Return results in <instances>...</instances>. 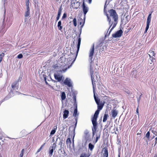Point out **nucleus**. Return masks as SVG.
I'll return each instance as SVG.
<instances>
[{
	"label": "nucleus",
	"mask_w": 157,
	"mask_h": 157,
	"mask_svg": "<svg viewBox=\"0 0 157 157\" xmlns=\"http://www.w3.org/2000/svg\"><path fill=\"white\" fill-rule=\"evenodd\" d=\"M99 112L100 111L97 110L94 113L93 117L91 119L93 125V126L92 127L93 137L95 135L97 131V129L98 128V124L97 123V120L98 117Z\"/></svg>",
	"instance_id": "2"
},
{
	"label": "nucleus",
	"mask_w": 157,
	"mask_h": 157,
	"mask_svg": "<svg viewBox=\"0 0 157 157\" xmlns=\"http://www.w3.org/2000/svg\"><path fill=\"white\" fill-rule=\"evenodd\" d=\"M5 56L4 53L2 52L0 53V63L1 62L3 58Z\"/></svg>",
	"instance_id": "31"
},
{
	"label": "nucleus",
	"mask_w": 157,
	"mask_h": 157,
	"mask_svg": "<svg viewBox=\"0 0 157 157\" xmlns=\"http://www.w3.org/2000/svg\"><path fill=\"white\" fill-rule=\"evenodd\" d=\"M90 4L92 2V0H88Z\"/></svg>",
	"instance_id": "54"
},
{
	"label": "nucleus",
	"mask_w": 157,
	"mask_h": 157,
	"mask_svg": "<svg viewBox=\"0 0 157 157\" xmlns=\"http://www.w3.org/2000/svg\"><path fill=\"white\" fill-rule=\"evenodd\" d=\"M85 17H84L83 20L81 18H79V19H78V23H79L80 25H81L82 23V24L81 26V28H82L84 25L85 22Z\"/></svg>",
	"instance_id": "15"
},
{
	"label": "nucleus",
	"mask_w": 157,
	"mask_h": 157,
	"mask_svg": "<svg viewBox=\"0 0 157 157\" xmlns=\"http://www.w3.org/2000/svg\"><path fill=\"white\" fill-rule=\"evenodd\" d=\"M54 76L55 79L57 80L58 82H60L62 79L63 76L58 74H54Z\"/></svg>",
	"instance_id": "9"
},
{
	"label": "nucleus",
	"mask_w": 157,
	"mask_h": 157,
	"mask_svg": "<svg viewBox=\"0 0 157 157\" xmlns=\"http://www.w3.org/2000/svg\"><path fill=\"white\" fill-rule=\"evenodd\" d=\"M83 138L85 141V144L91 141L92 138L88 130L86 129L84 131Z\"/></svg>",
	"instance_id": "3"
},
{
	"label": "nucleus",
	"mask_w": 157,
	"mask_h": 157,
	"mask_svg": "<svg viewBox=\"0 0 157 157\" xmlns=\"http://www.w3.org/2000/svg\"><path fill=\"white\" fill-rule=\"evenodd\" d=\"M13 90H17L18 88V82L16 81L13 82L11 86Z\"/></svg>",
	"instance_id": "12"
},
{
	"label": "nucleus",
	"mask_w": 157,
	"mask_h": 157,
	"mask_svg": "<svg viewBox=\"0 0 157 157\" xmlns=\"http://www.w3.org/2000/svg\"><path fill=\"white\" fill-rule=\"evenodd\" d=\"M24 151H25L24 149H23L21 151V153L20 154V157H23V155H24Z\"/></svg>",
	"instance_id": "36"
},
{
	"label": "nucleus",
	"mask_w": 157,
	"mask_h": 157,
	"mask_svg": "<svg viewBox=\"0 0 157 157\" xmlns=\"http://www.w3.org/2000/svg\"><path fill=\"white\" fill-rule=\"evenodd\" d=\"M69 112L68 110H65L63 112V118L64 119L67 118L68 116Z\"/></svg>",
	"instance_id": "18"
},
{
	"label": "nucleus",
	"mask_w": 157,
	"mask_h": 157,
	"mask_svg": "<svg viewBox=\"0 0 157 157\" xmlns=\"http://www.w3.org/2000/svg\"><path fill=\"white\" fill-rule=\"evenodd\" d=\"M56 147V144L54 143L52 146H50L49 148V156L51 157L53 155V153L54 149H55Z\"/></svg>",
	"instance_id": "7"
},
{
	"label": "nucleus",
	"mask_w": 157,
	"mask_h": 157,
	"mask_svg": "<svg viewBox=\"0 0 157 157\" xmlns=\"http://www.w3.org/2000/svg\"><path fill=\"white\" fill-rule=\"evenodd\" d=\"M97 105H98V109L97 110L100 111L102 109L104 106V104L99 103Z\"/></svg>",
	"instance_id": "21"
},
{
	"label": "nucleus",
	"mask_w": 157,
	"mask_h": 157,
	"mask_svg": "<svg viewBox=\"0 0 157 157\" xmlns=\"http://www.w3.org/2000/svg\"><path fill=\"white\" fill-rule=\"evenodd\" d=\"M76 94H75L74 92L72 93V95L73 96V101L74 102V105L75 106V108L74 109L73 116L74 117L78 116L79 113H78L77 111V105L76 103Z\"/></svg>",
	"instance_id": "4"
},
{
	"label": "nucleus",
	"mask_w": 157,
	"mask_h": 157,
	"mask_svg": "<svg viewBox=\"0 0 157 157\" xmlns=\"http://www.w3.org/2000/svg\"><path fill=\"white\" fill-rule=\"evenodd\" d=\"M153 157H157V155H156L155 156Z\"/></svg>",
	"instance_id": "64"
},
{
	"label": "nucleus",
	"mask_w": 157,
	"mask_h": 157,
	"mask_svg": "<svg viewBox=\"0 0 157 157\" xmlns=\"http://www.w3.org/2000/svg\"><path fill=\"white\" fill-rule=\"evenodd\" d=\"M67 17V14L66 13H64L63 14V16L62 17V19H63Z\"/></svg>",
	"instance_id": "43"
},
{
	"label": "nucleus",
	"mask_w": 157,
	"mask_h": 157,
	"mask_svg": "<svg viewBox=\"0 0 157 157\" xmlns=\"http://www.w3.org/2000/svg\"><path fill=\"white\" fill-rule=\"evenodd\" d=\"M82 28H81V26L80 27V31L81 32H82Z\"/></svg>",
	"instance_id": "57"
},
{
	"label": "nucleus",
	"mask_w": 157,
	"mask_h": 157,
	"mask_svg": "<svg viewBox=\"0 0 157 157\" xmlns=\"http://www.w3.org/2000/svg\"><path fill=\"white\" fill-rule=\"evenodd\" d=\"M108 0H106V1L105 2V4L104 6V12L105 13H106V12H107V11L106 10V8L107 7L106 4H107V2Z\"/></svg>",
	"instance_id": "34"
},
{
	"label": "nucleus",
	"mask_w": 157,
	"mask_h": 157,
	"mask_svg": "<svg viewBox=\"0 0 157 157\" xmlns=\"http://www.w3.org/2000/svg\"><path fill=\"white\" fill-rule=\"evenodd\" d=\"M148 55L149 56L155 57V54L154 52L151 50H150L148 52Z\"/></svg>",
	"instance_id": "22"
},
{
	"label": "nucleus",
	"mask_w": 157,
	"mask_h": 157,
	"mask_svg": "<svg viewBox=\"0 0 157 157\" xmlns=\"http://www.w3.org/2000/svg\"><path fill=\"white\" fill-rule=\"evenodd\" d=\"M30 9L29 7H26V10L25 13V21L26 22L27 20V17L30 15Z\"/></svg>",
	"instance_id": "8"
},
{
	"label": "nucleus",
	"mask_w": 157,
	"mask_h": 157,
	"mask_svg": "<svg viewBox=\"0 0 157 157\" xmlns=\"http://www.w3.org/2000/svg\"><path fill=\"white\" fill-rule=\"evenodd\" d=\"M96 138L95 139V140L94 141V143L95 144L96 143L97 141H98V139L100 138V136L101 134V132L100 131L98 132V131H97L96 132Z\"/></svg>",
	"instance_id": "13"
},
{
	"label": "nucleus",
	"mask_w": 157,
	"mask_h": 157,
	"mask_svg": "<svg viewBox=\"0 0 157 157\" xmlns=\"http://www.w3.org/2000/svg\"><path fill=\"white\" fill-rule=\"evenodd\" d=\"M150 58V63L151 64L153 62L154 60H155V57H152V56H149Z\"/></svg>",
	"instance_id": "29"
},
{
	"label": "nucleus",
	"mask_w": 157,
	"mask_h": 157,
	"mask_svg": "<svg viewBox=\"0 0 157 157\" xmlns=\"http://www.w3.org/2000/svg\"><path fill=\"white\" fill-rule=\"evenodd\" d=\"M66 94L64 92H62L61 94V98L62 100H64L66 98Z\"/></svg>",
	"instance_id": "27"
},
{
	"label": "nucleus",
	"mask_w": 157,
	"mask_h": 157,
	"mask_svg": "<svg viewBox=\"0 0 157 157\" xmlns=\"http://www.w3.org/2000/svg\"><path fill=\"white\" fill-rule=\"evenodd\" d=\"M142 96V94H140V97H139V98H137V101H138V102H139V101H140V98H141V97Z\"/></svg>",
	"instance_id": "45"
},
{
	"label": "nucleus",
	"mask_w": 157,
	"mask_h": 157,
	"mask_svg": "<svg viewBox=\"0 0 157 157\" xmlns=\"http://www.w3.org/2000/svg\"><path fill=\"white\" fill-rule=\"evenodd\" d=\"M66 143L67 144L68 143H69L70 144L71 143V139L70 138H68L67 141H66Z\"/></svg>",
	"instance_id": "40"
},
{
	"label": "nucleus",
	"mask_w": 157,
	"mask_h": 157,
	"mask_svg": "<svg viewBox=\"0 0 157 157\" xmlns=\"http://www.w3.org/2000/svg\"><path fill=\"white\" fill-rule=\"evenodd\" d=\"M5 15H6V11L5 10L4 11V19L5 18Z\"/></svg>",
	"instance_id": "49"
},
{
	"label": "nucleus",
	"mask_w": 157,
	"mask_h": 157,
	"mask_svg": "<svg viewBox=\"0 0 157 157\" xmlns=\"http://www.w3.org/2000/svg\"><path fill=\"white\" fill-rule=\"evenodd\" d=\"M94 99L95 100V101L97 104H98L100 103V99H99L96 96V95H95V94L94 93Z\"/></svg>",
	"instance_id": "20"
},
{
	"label": "nucleus",
	"mask_w": 157,
	"mask_h": 157,
	"mask_svg": "<svg viewBox=\"0 0 157 157\" xmlns=\"http://www.w3.org/2000/svg\"><path fill=\"white\" fill-rule=\"evenodd\" d=\"M62 9H63L62 7V6H60L58 10L57 15L60 16Z\"/></svg>",
	"instance_id": "33"
},
{
	"label": "nucleus",
	"mask_w": 157,
	"mask_h": 157,
	"mask_svg": "<svg viewBox=\"0 0 157 157\" xmlns=\"http://www.w3.org/2000/svg\"><path fill=\"white\" fill-rule=\"evenodd\" d=\"M111 113L112 117L113 118H114L117 116L118 114V111L116 109H113L111 111Z\"/></svg>",
	"instance_id": "16"
},
{
	"label": "nucleus",
	"mask_w": 157,
	"mask_h": 157,
	"mask_svg": "<svg viewBox=\"0 0 157 157\" xmlns=\"http://www.w3.org/2000/svg\"><path fill=\"white\" fill-rule=\"evenodd\" d=\"M39 148L41 150L42 148L41 147H40Z\"/></svg>",
	"instance_id": "61"
},
{
	"label": "nucleus",
	"mask_w": 157,
	"mask_h": 157,
	"mask_svg": "<svg viewBox=\"0 0 157 157\" xmlns=\"http://www.w3.org/2000/svg\"><path fill=\"white\" fill-rule=\"evenodd\" d=\"M56 128H57V127L56 126H55L54 127V129H53L52 130L51 132H50V134L51 135H53L55 134V133L56 132Z\"/></svg>",
	"instance_id": "30"
},
{
	"label": "nucleus",
	"mask_w": 157,
	"mask_h": 157,
	"mask_svg": "<svg viewBox=\"0 0 157 157\" xmlns=\"http://www.w3.org/2000/svg\"><path fill=\"white\" fill-rule=\"evenodd\" d=\"M82 8L83 13L84 14V17H85L88 11V7H86L85 6L84 2H83L82 4Z\"/></svg>",
	"instance_id": "14"
},
{
	"label": "nucleus",
	"mask_w": 157,
	"mask_h": 157,
	"mask_svg": "<svg viewBox=\"0 0 157 157\" xmlns=\"http://www.w3.org/2000/svg\"><path fill=\"white\" fill-rule=\"evenodd\" d=\"M61 21H59L58 23L57 26L59 29L60 30H61L63 29L62 27L61 26Z\"/></svg>",
	"instance_id": "26"
},
{
	"label": "nucleus",
	"mask_w": 157,
	"mask_h": 157,
	"mask_svg": "<svg viewBox=\"0 0 157 157\" xmlns=\"http://www.w3.org/2000/svg\"><path fill=\"white\" fill-rule=\"evenodd\" d=\"M73 21L74 26L76 27L77 25V20L76 18H74L73 19Z\"/></svg>",
	"instance_id": "39"
},
{
	"label": "nucleus",
	"mask_w": 157,
	"mask_h": 157,
	"mask_svg": "<svg viewBox=\"0 0 157 157\" xmlns=\"http://www.w3.org/2000/svg\"><path fill=\"white\" fill-rule=\"evenodd\" d=\"M64 84L70 87L72 86L71 80L67 78H66L64 82Z\"/></svg>",
	"instance_id": "11"
},
{
	"label": "nucleus",
	"mask_w": 157,
	"mask_h": 157,
	"mask_svg": "<svg viewBox=\"0 0 157 157\" xmlns=\"http://www.w3.org/2000/svg\"><path fill=\"white\" fill-rule=\"evenodd\" d=\"M62 142L61 141H60L59 142V145H60V147L61 148L62 147Z\"/></svg>",
	"instance_id": "48"
},
{
	"label": "nucleus",
	"mask_w": 157,
	"mask_h": 157,
	"mask_svg": "<svg viewBox=\"0 0 157 157\" xmlns=\"http://www.w3.org/2000/svg\"><path fill=\"white\" fill-rule=\"evenodd\" d=\"M104 155L105 157H108V150L106 149H105L104 151Z\"/></svg>",
	"instance_id": "35"
},
{
	"label": "nucleus",
	"mask_w": 157,
	"mask_h": 157,
	"mask_svg": "<svg viewBox=\"0 0 157 157\" xmlns=\"http://www.w3.org/2000/svg\"><path fill=\"white\" fill-rule=\"evenodd\" d=\"M78 116H77V117H74L75 121V122H77V121H78Z\"/></svg>",
	"instance_id": "46"
},
{
	"label": "nucleus",
	"mask_w": 157,
	"mask_h": 157,
	"mask_svg": "<svg viewBox=\"0 0 157 157\" xmlns=\"http://www.w3.org/2000/svg\"><path fill=\"white\" fill-rule=\"evenodd\" d=\"M81 33V32L80 31L79 33V35L78 36V44H77V53L78 52V51L79 49L80 46V45L81 44V38L80 37V35Z\"/></svg>",
	"instance_id": "10"
},
{
	"label": "nucleus",
	"mask_w": 157,
	"mask_h": 157,
	"mask_svg": "<svg viewBox=\"0 0 157 157\" xmlns=\"http://www.w3.org/2000/svg\"><path fill=\"white\" fill-rule=\"evenodd\" d=\"M155 144L154 145V147H155L157 143V137L155 138Z\"/></svg>",
	"instance_id": "44"
},
{
	"label": "nucleus",
	"mask_w": 157,
	"mask_h": 157,
	"mask_svg": "<svg viewBox=\"0 0 157 157\" xmlns=\"http://www.w3.org/2000/svg\"><path fill=\"white\" fill-rule=\"evenodd\" d=\"M94 147V145L90 143H89L88 144L89 149L91 151H93Z\"/></svg>",
	"instance_id": "23"
},
{
	"label": "nucleus",
	"mask_w": 157,
	"mask_h": 157,
	"mask_svg": "<svg viewBox=\"0 0 157 157\" xmlns=\"http://www.w3.org/2000/svg\"><path fill=\"white\" fill-rule=\"evenodd\" d=\"M136 112L137 113H139V109L138 108H137L136 109Z\"/></svg>",
	"instance_id": "52"
},
{
	"label": "nucleus",
	"mask_w": 157,
	"mask_h": 157,
	"mask_svg": "<svg viewBox=\"0 0 157 157\" xmlns=\"http://www.w3.org/2000/svg\"><path fill=\"white\" fill-rule=\"evenodd\" d=\"M109 117V115L108 114H105L103 117V122H105L107 119V118Z\"/></svg>",
	"instance_id": "28"
},
{
	"label": "nucleus",
	"mask_w": 157,
	"mask_h": 157,
	"mask_svg": "<svg viewBox=\"0 0 157 157\" xmlns=\"http://www.w3.org/2000/svg\"><path fill=\"white\" fill-rule=\"evenodd\" d=\"M108 12L110 14V16H109L107 13H106V15L107 17V20L109 22V23L110 25L109 27L108 30L111 27L113 24V25L112 28L110 29L109 33H107L105 36H109L110 32L116 26L117 23V20L118 16L115 10L113 9H111L108 11Z\"/></svg>",
	"instance_id": "1"
},
{
	"label": "nucleus",
	"mask_w": 157,
	"mask_h": 157,
	"mask_svg": "<svg viewBox=\"0 0 157 157\" xmlns=\"http://www.w3.org/2000/svg\"><path fill=\"white\" fill-rule=\"evenodd\" d=\"M44 79L45 81H46V78L45 76L44 77Z\"/></svg>",
	"instance_id": "59"
},
{
	"label": "nucleus",
	"mask_w": 157,
	"mask_h": 157,
	"mask_svg": "<svg viewBox=\"0 0 157 157\" xmlns=\"http://www.w3.org/2000/svg\"><path fill=\"white\" fill-rule=\"evenodd\" d=\"M6 1V0H2V1L4 3V4H5Z\"/></svg>",
	"instance_id": "58"
},
{
	"label": "nucleus",
	"mask_w": 157,
	"mask_h": 157,
	"mask_svg": "<svg viewBox=\"0 0 157 157\" xmlns=\"http://www.w3.org/2000/svg\"><path fill=\"white\" fill-rule=\"evenodd\" d=\"M94 44H93L91 48L90 49V53L89 55V59L92 61V59L93 58V56L94 52Z\"/></svg>",
	"instance_id": "6"
},
{
	"label": "nucleus",
	"mask_w": 157,
	"mask_h": 157,
	"mask_svg": "<svg viewBox=\"0 0 157 157\" xmlns=\"http://www.w3.org/2000/svg\"><path fill=\"white\" fill-rule=\"evenodd\" d=\"M123 31L121 29L117 31L115 33L112 34V36L114 38L120 37L121 36Z\"/></svg>",
	"instance_id": "5"
},
{
	"label": "nucleus",
	"mask_w": 157,
	"mask_h": 157,
	"mask_svg": "<svg viewBox=\"0 0 157 157\" xmlns=\"http://www.w3.org/2000/svg\"><path fill=\"white\" fill-rule=\"evenodd\" d=\"M50 78H51V80H52V82H56V81L55 80H54L52 79L51 78V77H50Z\"/></svg>",
	"instance_id": "53"
},
{
	"label": "nucleus",
	"mask_w": 157,
	"mask_h": 157,
	"mask_svg": "<svg viewBox=\"0 0 157 157\" xmlns=\"http://www.w3.org/2000/svg\"><path fill=\"white\" fill-rule=\"evenodd\" d=\"M150 132L149 131L147 132L145 135V137L147 138V140H150Z\"/></svg>",
	"instance_id": "32"
},
{
	"label": "nucleus",
	"mask_w": 157,
	"mask_h": 157,
	"mask_svg": "<svg viewBox=\"0 0 157 157\" xmlns=\"http://www.w3.org/2000/svg\"><path fill=\"white\" fill-rule=\"evenodd\" d=\"M155 136H154H154H152V137L151 139H153V138L155 137Z\"/></svg>",
	"instance_id": "60"
},
{
	"label": "nucleus",
	"mask_w": 157,
	"mask_h": 157,
	"mask_svg": "<svg viewBox=\"0 0 157 157\" xmlns=\"http://www.w3.org/2000/svg\"><path fill=\"white\" fill-rule=\"evenodd\" d=\"M77 122H75V126L74 127L73 126H71L69 128L68 130H69V132H70V129L71 128H73V131L74 132V133L75 132V129L77 126Z\"/></svg>",
	"instance_id": "24"
},
{
	"label": "nucleus",
	"mask_w": 157,
	"mask_h": 157,
	"mask_svg": "<svg viewBox=\"0 0 157 157\" xmlns=\"http://www.w3.org/2000/svg\"><path fill=\"white\" fill-rule=\"evenodd\" d=\"M45 143H44L41 146V147L42 148L43 147H44V145L45 144Z\"/></svg>",
	"instance_id": "55"
},
{
	"label": "nucleus",
	"mask_w": 157,
	"mask_h": 157,
	"mask_svg": "<svg viewBox=\"0 0 157 157\" xmlns=\"http://www.w3.org/2000/svg\"><path fill=\"white\" fill-rule=\"evenodd\" d=\"M29 0H25V5L26 7H29Z\"/></svg>",
	"instance_id": "37"
},
{
	"label": "nucleus",
	"mask_w": 157,
	"mask_h": 157,
	"mask_svg": "<svg viewBox=\"0 0 157 157\" xmlns=\"http://www.w3.org/2000/svg\"><path fill=\"white\" fill-rule=\"evenodd\" d=\"M90 73L91 75V80H92V82L93 85V88H94V84L93 83V79H94V78L93 77V73H94V71L93 70V69L90 67Z\"/></svg>",
	"instance_id": "17"
},
{
	"label": "nucleus",
	"mask_w": 157,
	"mask_h": 157,
	"mask_svg": "<svg viewBox=\"0 0 157 157\" xmlns=\"http://www.w3.org/2000/svg\"><path fill=\"white\" fill-rule=\"evenodd\" d=\"M22 57H23V55L21 54H19L17 56V58L18 59H21Z\"/></svg>",
	"instance_id": "41"
},
{
	"label": "nucleus",
	"mask_w": 157,
	"mask_h": 157,
	"mask_svg": "<svg viewBox=\"0 0 157 157\" xmlns=\"http://www.w3.org/2000/svg\"><path fill=\"white\" fill-rule=\"evenodd\" d=\"M94 79H93V83H94V86H95V82H94ZM94 88H93L94 90Z\"/></svg>",
	"instance_id": "56"
},
{
	"label": "nucleus",
	"mask_w": 157,
	"mask_h": 157,
	"mask_svg": "<svg viewBox=\"0 0 157 157\" xmlns=\"http://www.w3.org/2000/svg\"><path fill=\"white\" fill-rule=\"evenodd\" d=\"M60 16L59 15H57V17L56 18V22L59 20Z\"/></svg>",
	"instance_id": "47"
},
{
	"label": "nucleus",
	"mask_w": 157,
	"mask_h": 157,
	"mask_svg": "<svg viewBox=\"0 0 157 157\" xmlns=\"http://www.w3.org/2000/svg\"><path fill=\"white\" fill-rule=\"evenodd\" d=\"M151 13L149 14L147 17V25L149 26L150 22L151 20Z\"/></svg>",
	"instance_id": "19"
},
{
	"label": "nucleus",
	"mask_w": 157,
	"mask_h": 157,
	"mask_svg": "<svg viewBox=\"0 0 157 157\" xmlns=\"http://www.w3.org/2000/svg\"><path fill=\"white\" fill-rule=\"evenodd\" d=\"M149 26L146 25V29H145V31L144 32V33H147V30H148V29H149Z\"/></svg>",
	"instance_id": "42"
},
{
	"label": "nucleus",
	"mask_w": 157,
	"mask_h": 157,
	"mask_svg": "<svg viewBox=\"0 0 157 157\" xmlns=\"http://www.w3.org/2000/svg\"><path fill=\"white\" fill-rule=\"evenodd\" d=\"M45 82L46 83V84L47 85H48L49 86V84L48 83V82H47V81H45Z\"/></svg>",
	"instance_id": "50"
},
{
	"label": "nucleus",
	"mask_w": 157,
	"mask_h": 157,
	"mask_svg": "<svg viewBox=\"0 0 157 157\" xmlns=\"http://www.w3.org/2000/svg\"><path fill=\"white\" fill-rule=\"evenodd\" d=\"M152 132L154 134V136H157V131L154 130L152 129L151 130Z\"/></svg>",
	"instance_id": "38"
},
{
	"label": "nucleus",
	"mask_w": 157,
	"mask_h": 157,
	"mask_svg": "<svg viewBox=\"0 0 157 157\" xmlns=\"http://www.w3.org/2000/svg\"><path fill=\"white\" fill-rule=\"evenodd\" d=\"M128 17V16H126V19H128V18H127Z\"/></svg>",
	"instance_id": "62"
},
{
	"label": "nucleus",
	"mask_w": 157,
	"mask_h": 157,
	"mask_svg": "<svg viewBox=\"0 0 157 157\" xmlns=\"http://www.w3.org/2000/svg\"><path fill=\"white\" fill-rule=\"evenodd\" d=\"M41 150L39 148V149L38 150H37V152H36V153H38L40 151V150Z\"/></svg>",
	"instance_id": "51"
},
{
	"label": "nucleus",
	"mask_w": 157,
	"mask_h": 157,
	"mask_svg": "<svg viewBox=\"0 0 157 157\" xmlns=\"http://www.w3.org/2000/svg\"><path fill=\"white\" fill-rule=\"evenodd\" d=\"M90 155L86 154L85 152L82 153L81 154L80 157H89Z\"/></svg>",
	"instance_id": "25"
},
{
	"label": "nucleus",
	"mask_w": 157,
	"mask_h": 157,
	"mask_svg": "<svg viewBox=\"0 0 157 157\" xmlns=\"http://www.w3.org/2000/svg\"><path fill=\"white\" fill-rule=\"evenodd\" d=\"M128 17V16H126V19H128V18H127Z\"/></svg>",
	"instance_id": "63"
}]
</instances>
